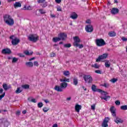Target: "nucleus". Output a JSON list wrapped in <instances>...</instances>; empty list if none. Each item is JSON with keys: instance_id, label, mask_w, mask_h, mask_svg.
I'll return each mask as SVG.
<instances>
[{"instance_id": "obj_1", "label": "nucleus", "mask_w": 127, "mask_h": 127, "mask_svg": "<svg viewBox=\"0 0 127 127\" xmlns=\"http://www.w3.org/2000/svg\"><path fill=\"white\" fill-rule=\"evenodd\" d=\"M3 20L5 23L9 26H12L14 24V20L8 14H6L3 16Z\"/></svg>"}, {"instance_id": "obj_2", "label": "nucleus", "mask_w": 127, "mask_h": 127, "mask_svg": "<svg viewBox=\"0 0 127 127\" xmlns=\"http://www.w3.org/2000/svg\"><path fill=\"white\" fill-rule=\"evenodd\" d=\"M74 42L73 43V46L74 47H78L79 49H82L84 47V45L83 44H80V42H81V39L79 38L78 36L73 37Z\"/></svg>"}, {"instance_id": "obj_3", "label": "nucleus", "mask_w": 127, "mask_h": 127, "mask_svg": "<svg viewBox=\"0 0 127 127\" xmlns=\"http://www.w3.org/2000/svg\"><path fill=\"white\" fill-rule=\"evenodd\" d=\"M68 87V83L67 82H62L59 85H56L54 87V89L57 92H63V89H66V87Z\"/></svg>"}, {"instance_id": "obj_4", "label": "nucleus", "mask_w": 127, "mask_h": 127, "mask_svg": "<svg viewBox=\"0 0 127 127\" xmlns=\"http://www.w3.org/2000/svg\"><path fill=\"white\" fill-rule=\"evenodd\" d=\"M9 39H11V44L13 46L17 45V44L20 42V40L14 35L10 36L9 37Z\"/></svg>"}, {"instance_id": "obj_5", "label": "nucleus", "mask_w": 127, "mask_h": 127, "mask_svg": "<svg viewBox=\"0 0 127 127\" xmlns=\"http://www.w3.org/2000/svg\"><path fill=\"white\" fill-rule=\"evenodd\" d=\"M28 39L32 42H36L39 40V36L36 34H31L28 37Z\"/></svg>"}, {"instance_id": "obj_6", "label": "nucleus", "mask_w": 127, "mask_h": 127, "mask_svg": "<svg viewBox=\"0 0 127 127\" xmlns=\"http://www.w3.org/2000/svg\"><path fill=\"white\" fill-rule=\"evenodd\" d=\"M95 43L97 46H98V47H101V46H105V45H106V42H105V40L102 38L96 39L95 40Z\"/></svg>"}, {"instance_id": "obj_7", "label": "nucleus", "mask_w": 127, "mask_h": 127, "mask_svg": "<svg viewBox=\"0 0 127 127\" xmlns=\"http://www.w3.org/2000/svg\"><path fill=\"white\" fill-rule=\"evenodd\" d=\"M91 89L93 92H98V93H101L102 94L104 93L105 95H107V92H106L105 91L102 90V89H97V86H96L94 84L92 85Z\"/></svg>"}, {"instance_id": "obj_8", "label": "nucleus", "mask_w": 127, "mask_h": 127, "mask_svg": "<svg viewBox=\"0 0 127 127\" xmlns=\"http://www.w3.org/2000/svg\"><path fill=\"white\" fill-rule=\"evenodd\" d=\"M83 79L85 83H88V84H90L93 82V78L90 75H84L83 76Z\"/></svg>"}, {"instance_id": "obj_9", "label": "nucleus", "mask_w": 127, "mask_h": 127, "mask_svg": "<svg viewBox=\"0 0 127 127\" xmlns=\"http://www.w3.org/2000/svg\"><path fill=\"white\" fill-rule=\"evenodd\" d=\"M108 56H109V54L105 53L103 54L102 55L99 56L97 59L96 60V62H100L101 60H104L105 59H107L108 58Z\"/></svg>"}, {"instance_id": "obj_10", "label": "nucleus", "mask_w": 127, "mask_h": 127, "mask_svg": "<svg viewBox=\"0 0 127 127\" xmlns=\"http://www.w3.org/2000/svg\"><path fill=\"white\" fill-rule=\"evenodd\" d=\"M85 31L86 32H92V31H94V28L93 27V26L91 24H88L85 26Z\"/></svg>"}, {"instance_id": "obj_11", "label": "nucleus", "mask_w": 127, "mask_h": 127, "mask_svg": "<svg viewBox=\"0 0 127 127\" xmlns=\"http://www.w3.org/2000/svg\"><path fill=\"white\" fill-rule=\"evenodd\" d=\"M109 121H110V118H109V117H106L103 120V122L102 124V127H109V125H108V123H109Z\"/></svg>"}, {"instance_id": "obj_12", "label": "nucleus", "mask_w": 127, "mask_h": 127, "mask_svg": "<svg viewBox=\"0 0 127 127\" xmlns=\"http://www.w3.org/2000/svg\"><path fill=\"white\" fill-rule=\"evenodd\" d=\"M59 37L61 38V40H66V39H67V34L65 33H61L59 34Z\"/></svg>"}, {"instance_id": "obj_13", "label": "nucleus", "mask_w": 127, "mask_h": 127, "mask_svg": "<svg viewBox=\"0 0 127 127\" xmlns=\"http://www.w3.org/2000/svg\"><path fill=\"white\" fill-rule=\"evenodd\" d=\"M110 112L113 117L114 118L117 117V114H116V108H115V106H112L110 108Z\"/></svg>"}, {"instance_id": "obj_14", "label": "nucleus", "mask_w": 127, "mask_h": 127, "mask_svg": "<svg viewBox=\"0 0 127 127\" xmlns=\"http://www.w3.org/2000/svg\"><path fill=\"white\" fill-rule=\"evenodd\" d=\"M2 54H11V50L8 48L3 49L1 51Z\"/></svg>"}, {"instance_id": "obj_15", "label": "nucleus", "mask_w": 127, "mask_h": 127, "mask_svg": "<svg viewBox=\"0 0 127 127\" xmlns=\"http://www.w3.org/2000/svg\"><path fill=\"white\" fill-rule=\"evenodd\" d=\"M70 17L72 19H77L78 18V14L76 12H73L71 13Z\"/></svg>"}, {"instance_id": "obj_16", "label": "nucleus", "mask_w": 127, "mask_h": 127, "mask_svg": "<svg viewBox=\"0 0 127 127\" xmlns=\"http://www.w3.org/2000/svg\"><path fill=\"white\" fill-rule=\"evenodd\" d=\"M120 11V10H119L117 8H113L111 10V13L112 14H117V13H119V12Z\"/></svg>"}, {"instance_id": "obj_17", "label": "nucleus", "mask_w": 127, "mask_h": 127, "mask_svg": "<svg viewBox=\"0 0 127 127\" xmlns=\"http://www.w3.org/2000/svg\"><path fill=\"white\" fill-rule=\"evenodd\" d=\"M82 109V106L79 105V104H76L75 106V110L77 113H80V110Z\"/></svg>"}, {"instance_id": "obj_18", "label": "nucleus", "mask_w": 127, "mask_h": 127, "mask_svg": "<svg viewBox=\"0 0 127 127\" xmlns=\"http://www.w3.org/2000/svg\"><path fill=\"white\" fill-rule=\"evenodd\" d=\"M114 122L116 123V124H123L124 123V120H122L120 118L117 117L116 119L114 120Z\"/></svg>"}, {"instance_id": "obj_19", "label": "nucleus", "mask_w": 127, "mask_h": 127, "mask_svg": "<svg viewBox=\"0 0 127 127\" xmlns=\"http://www.w3.org/2000/svg\"><path fill=\"white\" fill-rule=\"evenodd\" d=\"M14 7L17 8V7H21V3L19 2H15L14 4Z\"/></svg>"}, {"instance_id": "obj_20", "label": "nucleus", "mask_w": 127, "mask_h": 127, "mask_svg": "<svg viewBox=\"0 0 127 127\" xmlns=\"http://www.w3.org/2000/svg\"><path fill=\"white\" fill-rule=\"evenodd\" d=\"M108 35L110 37H115L117 35V33L114 31H111L108 33Z\"/></svg>"}, {"instance_id": "obj_21", "label": "nucleus", "mask_w": 127, "mask_h": 127, "mask_svg": "<svg viewBox=\"0 0 127 127\" xmlns=\"http://www.w3.org/2000/svg\"><path fill=\"white\" fill-rule=\"evenodd\" d=\"M60 81L62 82L66 83V82H67V83H69L70 82V79L64 77L63 79H61Z\"/></svg>"}, {"instance_id": "obj_22", "label": "nucleus", "mask_w": 127, "mask_h": 127, "mask_svg": "<svg viewBox=\"0 0 127 127\" xmlns=\"http://www.w3.org/2000/svg\"><path fill=\"white\" fill-rule=\"evenodd\" d=\"M25 64L26 66H27V67H30V68L33 67V63L31 62H26Z\"/></svg>"}, {"instance_id": "obj_23", "label": "nucleus", "mask_w": 127, "mask_h": 127, "mask_svg": "<svg viewBox=\"0 0 127 127\" xmlns=\"http://www.w3.org/2000/svg\"><path fill=\"white\" fill-rule=\"evenodd\" d=\"M2 87L4 91H7V90L9 89V87L7 86V84H6V83H3Z\"/></svg>"}, {"instance_id": "obj_24", "label": "nucleus", "mask_w": 127, "mask_h": 127, "mask_svg": "<svg viewBox=\"0 0 127 127\" xmlns=\"http://www.w3.org/2000/svg\"><path fill=\"white\" fill-rule=\"evenodd\" d=\"M105 66L106 68H110L111 66V64H110V62H109V61H105Z\"/></svg>"}, {"instance_id": "obj_25", "label": "nucleus", "mask_w": 127, "mask_h": 127, "mask_svg": "<svg viewBox=\"0 0 127 127\" xmlns=\"http://www.w3.org/2000/svg\"><path fill=\"white\" fill-rule=\"evenodd\" d=\"M61 40V38H60V37H54L53 39V41L54 42H58V41H60Z\"/></svg>"}, {"instance_id": "obj_26", "label": "nucleus", "mask_w": 127, "mask_h": 127, "mask_svg": "<svg viewBox=\"0 0 127 127\" xmlns=\"http://www.w3.org/2000/svg\"><path fill=\"white\" fill-rule=\"evenodd\" d=\"M92 68H95V69H99L100 68V65L98 64H95L91 65Z\"/></svg>"}, {"instance_id": "obj_27", "label": "nucleus", "mask_w": 127, "mask_h": 127, "mask_svg": "<svg viewBox=\"0 0 127 127\" xmlns=\"http://www.w3.org/2000/svg\"><path fill=\"white\" fill-rule=\"evenodd\" d=\"M73 85H74V86H77L78 85V78H77V77L73 78Z\"/></svg>"}, {"instance_id": "obj_28", "label": "nucleus", "mask_w": 127, "mask_h": 127, "mask_svg": "<svg viewBox=\"0 0 127 127\" xmlns=\"http://www.w3.org/2000/svg\"><path fill=\"white\" fill-rule=\"evenodd\" d=\"M24 54L27 56L32 55L33 54V52H31L29 53V52L28 51H25L24 52Z\"/></svg>"}, {"instance_id": "obj_29", "label": "nucleus", "mask_w": 127, "mask_h": 127, "mask_svg": "<svg viewBox=\"0 0 127 127\" xmlns=\"http://www.w3.org/2000/svg\"><path fill=\"white\" fill-rule=\"evenodd\" d=\"M120 108L121 110H123V111H127V105H122Z\"/></svg>"}, {"instance_id": "obj_30", "label": "nucleus", "mask_w": 127, "mask_h": 127, "mask_svg": "<svg viewBox=\"0 0 127 127\" xmlns=\"http://www.w3.org/2000/svg\"><path fill=\"white\" fill-rule=\"evenodd\" d=\"M64 76H69L70 75V71L67 70L64 71Z\"/></svg>"}, {"instance_id": "obj_31", "label": "nucleus", "mask_w": 127, "mask_h": 127, "mask_svg": "<svg viewBox=\"0 0 127 127\" xmlns=\"http://www.w3.org/2000/svg\"><path fill=\"white\" fill-rule=\"evenodd\" d=\"M64 46L65 48H70V47H71L72 45H71V44L68 43L64 44Z\"/></svg>"}, {"instance_id": "obj_32", "label": "nucleus", "mask_w": 127, "mask_h": 127, "mask_svg": "<svg viewBox=\"0 0 127 127\" xmlns=\"http://www.w3.org/2000/svg\"><path fill=\"white\" fill-rule=\"evenodd\" d=\"M21 92H22V90H20V87H18L17 88V90L15 91L16 94H19V93H21Z\"/></svg>"}, {"instance_id": "obj_33", "label": "nucleus", "mask_w": 127, "mask_h": 127, "mask_svg": "<svg viewBox=\"0 0 127 127\" xmlns=\"http://www.w3.org/2000/svg\"><path fill=\"white\" fill-rule=\"evenodd\" d=\"M22 88H23V89H29V85L28 84H25V85H22Z\"/></svg>"}, {"instance_id": "obj_34", "label": "nucleus", "mask_w": 127, "mask_h": 127, "mask_svg": "<svg viewBox=\"0 0 127 127\" xmlns=\"http://www.w3.org/2000/svg\"><path fill=\"white\" fill-rule=\"evenodd\" d=\"M39 11L41 14H44L45 13H46V12H45V11L43 9H40L39 10Z\"/></svg>"}, {"instance_id": "obj_35", "label": "nucleus", "mask_w": 127, "mask_h": 127, "mask_svg": "<svg viewBox=\"0 0 127 127\" xmlns=\"http://www.w3.org/2000/svg\"><path fill=\"white\" fill-rule=\"evenodd\" d=\"M17 61H18V59L15 57L13 58L12 63H16V62H17Z\"/></svg>"}, {"instance_id": "obj_36", "label": "nucleus", "mask_w": 127, "mask_h": 127, "mask_svg": "<svg viewBox=\"0 0 127 127\" xmlns=\"http://www.w3.org/2000/svg\"><path fill=\"white\" fill-rule=\"evenodd\" d=\"M101 100H105V101H108V98H111L110 96H106L105 97H101Z\"/></svg>"}, {"instance_id": "obj_37", "label": "nucleus", "mask_w": 127, "mask_h": 127, "mask_svg": "<svg viewBox=\"0 0 127 127\" xmlns=\"http://www.w3.org/2000/svg\"><path fill=\"white\" fill-rule=\"evenodd\" d=\"M43 111L44 113H47V112H48V111H49V109L47 108V107H44L43 109Z\"/></svg>"}, {"instance_id": "obj_38", "label": "nucleus", "mask_w": 127, "mask_h": 127, "mask_svg": "<svg viewBox=\"0 0 127 127\" xmlns=\"http://www.w3.org/2000/svg\"><path fill=\"white\" fill-rule=\"evenodd\" d=\"M38 108H42L43 107V103L42 102H39L38 104Z\"/></svg>"}, {"instance_id": "obj_39", "label": "nucleus", "mask_w": 127, "mask_h": 127, "mask_svg": "<svg viewBox=\"0 0 127 127\" xmlns=\"http://www.w3.org/2000/svg\"><path fill=\"white\" fill-rule=\"evenodd\" d=\"M42 7H46L47 6V2H44L41 4Z\"/></svg>"}, {"instance_id": "obj_40", "label": "nucleus", "mask_w": 127, "mask_h": 127, "mask_svg": "<svg viewBox=\"0 0 127 127\" xmlns=\"http://www.w3.org/2000/svg\"><path fill=\"white\" fill-rule=\"evenodd\" d=\"M115 104L117 105V106H120V105H121V101L117 100L115 101Z\"/></svg>"}, {"instance_id": "obj_41", "label": "nucleus", "mask_w": 127, "mask_h": 127, "mask_svg": "<svg viewBox=\"0 0 127 127\" xmlns=\"http://www.w3.org/2000/svg\"><path fill=\"white\" fill-rule=\"evenodd\" d=\"M5 96V92H3V94L0 95V101Z\"/></svg>"}, {"instance_id": "obj_42", "label": "nucleus", "mask_w": 127, "mask_h": 127, "mask_svg": "<svg viewBox=\"0 0 127 127\" xmlns=\"http://www.w3.org/2000/svg\"><path fill=\"white\" fill-rule=\"evenodd\" d=\"M39 64H38V62L35 61L34 62V66H36L37 67H38Z\"/></svg>"}, {"instance_id": "obj_43", "label": "nucleus", "mask_w": 127, "mask_h": 127, "mask_svg": "<svg viewBox=\"0 0 127 127\" xmlns=\"http://www.w3.org/2000/svg\"><path fill=\"white\" fill-rule=\"evenodd\" d=\"M55 56H56V54H55V53H51L50 54L51 57H55Z\"/></svg>"}, {"instance_id": "obj_44", "label": "nucleus", "mask_w": 127, "mask_h": 127, "mask_svg": "<svg viewBox=\"0 0 127 127\" xmlns=\"http://www.w3.org/2000/svg\"><path fill=\"white\" fill-rule=\"evenodd\" d=\"M102 86L103 87H105V88H108L109 87V84H107L106 83H104V84H102Z\"/></svg>"}, {"instance_id": "obj_45", "label": "nucleus", "mask_w": 127, "mask_h": 127, "mask_svg": "<svg viewBox=\"0 0 127 127\" xmlns=\"http://www.w3.org/2000/svg\"><path fill=\"white\" fill-rule=\"evenodd\" d=\"M117 81H118L117 78H113L111 79V82H112V83H116Z\"/></svg>"}, {"instance_id": "obj_46", "label": "nucleus", "mask_w": 127, "mask_h": 127, "mask_svg": "<svg viewBox=\"0 0 127 127\" xmlns=\"http://www.w3.org/2000/svg\"><path fill=\"white\" fill-rule=\"evenodd\" d=\"M95 73H97V74H102V71L100 70H96L95 71Z\"/></svg>"}, {"instance_id": "obj_47", "label": "nucleus", "mask_w": 127, "mask_h": 127, "mask_svg": "<svg viewBox=\"0 0 127 127\" xmlns=\"http://www.w3.org/2000/svg\"><path fill=\"white\" fill-rule=\"evenodd\" d=\"M45 1V0H38V2L39 3H43Z\"/></svg>"}, {"instance_id": "obj_48", "label": "nucleus", "mask_w": 127, "mask_h": 127, "mask_svg": "<svg viewBox=\"0 0 127 127\" xmlns=\"http://www.w3.org/2000/svg\"><path fill=\"white\" fill-rule=\"evenodd\" d=\"M19 57H21L22 58H24L25 56H24V55H23V54H19Z\"/></svg>"}, {"instance_id": "obj_49", "label": "nucleus", "mask_w": 127, "mask_h": 127, "mask_svg": "<svg viewBox=\"0 0 127 127\" xmlns=\"http://www.w3.org/2000/svg\"><path fill=\"white\" fill-rule=\"evenodd\" d=\"M122 40H123V41H127V38L125 37H122Z\"/></svg>"}, {"instance_id": "obj_50", "label": "nucleus", "mask_w": 127, "mask_h": 127, "mask_svg": "<svg viewBox=\"0 0 127 127\" xmlns=\"http://www.w3.org/2000/svg\"><path fill=\"white\" fill-rule=\"evenodd\" d=\"M31 102H32V103H36V99H32L31 100Z\"/></svg>"}, {"instance_id": "obj_51", "label": "nucleus", "mask_w": 127, "mask_h": 127, "mask_svg": "<svg viewBox=\"0 0 127 127\" xmlns=\"http://www.w3.org/2000/svg\"><path fill=\"white\" fill-rule=\"evenodd\" d=\"M57 11H62V9L61 8V7H59L57 8Z\"/></svg>"}, {"instance_id": "obj_52", "label": "nucleus", "mask_w": 127, "mask_h": 127, "mask_svg": "<svg viewBox=\"0 0 127 127\" xmlns=\"http://www.w3.org/2000/svg\"><path fill=\"white\" fill-rule=\"evenodd\" d=\"M16 115H17V116H19L20 115V111H18L16 112Z\"/></svg>"}, {"instance_id": "obj_53", "label": "nucleus", "mask_w": 127, "mask_h": 127, "mask_svg": "<svg viewBox=\"0 0 127 127\" xmlns=\"http://www.w3.org/2000/svg\"><path fill=\"white\" fill-rule=\"evenodd\" d=\"M44 101L45 102V103L46 104H48V103H49V101H48V99H44Z\"/></svg>"}, {"instance_id": "obj_54", "label": "nucleus", "mask_w": 127, "mask_h": 127, "mask_svg": "<svg viewBox=\"0 0 127 127\" xmlns=\"http://www.w3.org/2000/svg\"><path fill=\"white\" fill-rule=\"evenodd\" d=\"M55 1L57 3H60V2H61V0H55Z\"/></svg>"}, {"instance_id": "obj_55", "label": "nucleus", "mask_w": 127, "mask_h": 127, "mask_svg": "<svg viewBox=\"0 0 127 127\" xmlns=\"http://www.w3.org/2000/svg\"><path fill=\"white\" fill-rule=\"evenodd\" d=\"M30 9H31V7H30V6H28V7H27L26 8L27 10H30Z\"/></svg>"}, {"instance_id": "obj_56", "label": "nucleus", "mask_w": 127, "mask_h": 127, "mask_svg": "<svg viewBox=\"0 0 127 127\" xmlns=\"http://www.w3.org/2000/svg\"><path fill=\"white\" fill-rule=\"evenodd\" d=\"M3 92V89L0 88V94H2Z\"/></svg>"}, {"instance_id": "obj_57", "label": "nucleus", "mask_w": 127, "mask_h": 127, "mask_svg": "<svg viewBox=\"0 0 127 127\" xmlns=\"http://www.w3.org/2000/svg\"><path fill=\"white\" fill-rule=\"evenodd\" d=\"M91 110H95V105L91 106Z\"/></svg>"}, {"instance_id": "obj_58", "label": "nucleus", "mask_w": 127, "mask_h": 127, "mask_svg": "<svg viewBox=\"0 0 127 127\" xmlns=\"http://www.w3.org/2000/svg\"><path fill=\"white\" fill-rule=\"evenodd\" d=\"M34 59H35V58H34V57L31 58V59H30L29 60V61H32V60H34Z\"/></svg>"}, {"instance_id": "obj_59", "label": "nucleus", "mask_w": 127, "mask_h": 127, "mask_svg": "<svg viewBox=\"0 0 127 127\" xmlns=\"http://www.w3.org/2000/svg\"><path fill=\"white\" fill-rule=\"evenodd\" d=\"M52 127H58V125L57 124H54Z\"/></svg>"}, {"instance_id": "obj_60", "label": "nucleus", "mask_w": 127, "mask_h": 127, "mask_svg": "<svg viewBox=\"0 0 127 127\" xmlns=\"http://www.w3.org/2000/svg\"><path fill=\"white\" fill-rule=\"evenodd\" d=\"M22 113L23 115H25L26 114V110H23Z\"/></svg>"}, {"instance_id": "obj_61", "label": "nucleus", "mask_w": 127, "mask_h": 127, "mask_svg": "<svg viewBox=\"0 0 127 127\" xmlns=\"http://www.w3.org/2000/svg\"><path fill=\"white\" fill-rule=\"evenodd\" d=\"M51 17L53 18V17H56V15H53V14H51Z\"/></svg>"}, {"instance_id": "obj_62", "label": "nucleus", "mask_w": 127, "mask_h": 127, "mask_svg": "<svg viewBox=\"0 0 127 127\" xmlns=\"http://www.w3.org/2000/svg\"><path fill=\"white\" fill-rule=\"evenodd\" d=\"M86 23H90V20H87L86 21Z\"/></svg>"}, {"instance_id": "obj_63", "label": "nucleus", "mask_w": 127, "mask_h": 127, "mask_svg": "<svg viewBox=\"0 0 127 127\" xmlns=\"http://www.w3.org/2000/svg\"><path fill=\"white\" fill-rule=\"evenodd\" d=\"M26 8H27V7H26V6H24V7L23 8V9L24 10H26Z\"/></svg>"}, {"instance_id": "obj_64", "label": "nucleus", "mask_w": 127, "mask_h": 127, "mask_svg": "<svg viewBox=\"0 0 127 127\" xmlns=\"http://www.w3.org/2000/svg\"><path fill=\"white\" fill-rule=\"evenodd\" d=\"M71 100V97H68L66 98L67 101H70Z\"/></svg>"}]
</instances>
